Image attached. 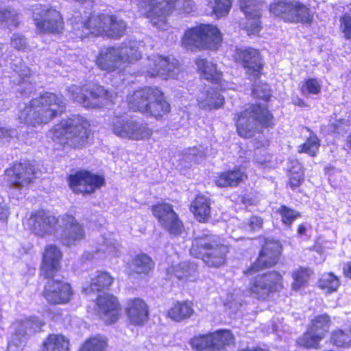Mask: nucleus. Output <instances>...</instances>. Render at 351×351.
I'll return each instance as SVG.
<instances>
[{"instance_id":"f257e3e1","label":"nucleus","mask_w":351,"mask_h":351,"mask_svg":"<svg viewBox=\"0 0 351 351\" xmlns=\"http://www.w3.org/2000/svg\"><path fill=\"white\" fill-rule=\"evenodd\" d=\"M63 253L54 244L47 245L42 255L39 276L46 280L42 295L50 305H65L71 302L75 291L72 285L62 278H56L61 271Z\"/></svg>"},{"instance_id":"f03ea898","label":"nucleus","mask_w":351,"mask_h":351,"mask_svg":"<svg viewBox=\"0 0 351 351\" xmlns=\"http://www.w3.org/2000/svg\"><path fill=\"white\" fill-rule=\"evenodd\" d=\"M128 109L156 121L167 119L171 112V106L165 93L159 86H144L135 90L127 97Z\"/></svg>"},{"instance_id":"7ed1b4c3","label":"nucleus","mask_w":351,"mask_h":351,"mask_svg":"<svg viewBox=\"0 0 351 351\" xmlns=\"http://www.w3.org/2000/svg\"><path fill=\"white\" fill-rule=\"evenodd\" d=\"M127 29V23L119 16L95 11L83 19L81 27L73 25L75 36L81 40L97 37L117 40L126 34Z\"/></svg>"},{"instance_id":"20e7f679","label":"nucleus","mask_w":351,"mask_h":351,"mask_svg":"<svg viewBox=\"0 0 351 351\" xmlns=\"http://www.w3.org/2000/svg\"><path fill=\"white\" fill-rule=\"evenodd\" d=\"M65 111L66 104L61 94L45 91L29 101L19 118L24 124L36 127L49 123Z\"/></svg>"},{"instance_id":"39448f33","label":"nucleus","mask_w":351,"mask_h":351,"mask_svg":"<svg viewBox=\"0 0 351 351\" xmlns=\"http://www.w3.org/2000/svg\"><path fill=\"white\" fill-rule=\"evenodd\" d=\"M50 131L53 141L64 149L73 150L87 146L92 134L89 121L80 114L62 119Z\"/></svg>"},{"instance_id":"423d86ee","label":"nucleus","mask_w":351,"mask_h":351,"mask_svg":"<svg viewBox=\"0 0 351 351\" xmlns=\"http://www.w3.org/2000/svg\"><path fill=\"white\" fill-rule=\"evenodd\" d=\"M234 121L237 134L245 139L275 125V118L269 106L258 102L250 104L243 110L236 112Z\"/></svg>"},{"instance_id":"0eeeda50","label":"nucleus","mask_w":351,"mask_h":351,"mask_svg":"<svg viewBox=\"0 0 351 351\" xmlns=\"http://www.w3.org/2000/svg\"><path fill=\"white\" fill-rule=\"evenodd\" d=\"M189 253L208 267L217 269L226 265L230 245L223 243L215 234L202 233L192 238Z\"/></svg>"},{"instance_id":"6e6552de","label":"nucleus","mask_w":351,"mask_h":351,"mask_svg":"<svg viewBox=\"0 0 351 351\" xmlns=\"http://www.w3.org/2000/svg\"><path fill=\"white\" fill-rule=\"evenodd\" d=\"M223 36L219 27L213 23H199L185 29L181 45L191 51H217L222 46Z\"/></svg>"},{"instance_id":"1a4fd4ad","label":"nucleus","mask_w":351,"mask_h":351,"mask_svg":"<svg viewBox=\"0 0 351 351\" xmlns=\"http://www.w3.org/2000/svg\"><path fill=\"white\" fill-rule=\"evenodd\" d=\"M268 11L271 16L286 23L311 25L314 21L310 6L299 0H272Z\"/></svg>"},{"instance_id":"9d476101","label":"nucleus","mask_w":351,"mask_h":351,"mask_svg":"<svg viewBox=\"0 0 351 351\" xmlns=\"http://www.w3.org/2000/svg\"><path fill=\"white\" fill-rule=\"evenodd\" d=\"M283 289L282 274L277 270H269L251 278L247 291L251 298L259 302H267Z\"/></svg>"},{"instance_id":"9b49d317","label":"nucleus","mask_w":351,"mask_h":351,"mask_svg":"<svg viewBox=\"0 0 351 351\" xmlns=\"http://www.w3.org/2000/svg\"><path fill=\"white\" fill-rule=\"evenodd\" d=\"M332 325L331 317L326 313L314 315L306 330L295 341L298 349L319 350L321 342L328 335Z\"/></svg>"},{"instance_id":"f8f14e48","label":"nucleus","mask_w":351,"mask_h":351,"mask_svg":"<svg viewBox=\"0 0 351 351\" xmlns=\"http://www.w3.org/2000/svg\"><path fill=\"white\" fill-rule=\"evenodd\" d=\"M141 58L139 51L132 47H108L101 49L95 59L97 66L101 71L112 73L123 64L132 63Z\"/></svg>"},{"instance_id":"ddd939ff","label":"nucleus","mask_w":351,"mask_h":351,"mask_svg":"<svg viewBox=\"0 0 351 351\" xmlns=\"http://www.w3.org/2000/svg\"><path fill=\"white\" fill-rule=\"evenodd\" d=\"M261 247L256 259L243 271V274L250 276L261 271L275 267L282 254V245L278 240L261 237Z\"/></svg>"},{"instance_id":"4468645a","label":"nucleus","mask_w":351,"mask_h":351,"mask_svg":"<svg viewBox=\"0 0 351 351\" xmlns=\"http://www.w3.org/2000/svg\"><path fill=\"white\" fill-rule=\"evenodd\" d=\"M110 128L116 136L136 141H147L154 134V130L147 122L132 120L122 114L112 117Z\"/></svg>"},{"instance_id":"2eb2a0df","label":"nucleus","mask_w":351,"mask_h":351,"mask_svg":"<svg viewBox=\"0 0 351 351\" xmlns=\"http://www.w3.org/2000/svg\"><path fill=\"white\" fill-rule=\"evenodd\" d=\"M34 23L40 34L61 35L64 32V21L56 8L38 4L33 9Z\"/></svg>"},{"instance_id":"dca6fc26","label":"nucleus","mask_w":351,"mask_h":351,"mask_svg":"<svg viewBox=\"0 0 351 351\" xmlns=\"http://www.w3.org/2000/svg\"><path fill=\"white\" fill-rule=\"evenodd\" d=\"M234 62L241 66L249 79L256 80L264 75L265 62L259 49L253 47H237L232 55Z\"/></svg>"},{"instance_id":"f3484780","label":"nucleus","mask_w":351,"mask_h":351,"mask_svg":"<svg viewBox=\"0 0 351 351\" xmlns=\"http://www.w3.org/2000/svg\"><path fill=\"white\" fill-rule=\"evenodd\" d=\"M73 99L86 108H101L112 104L114 96L98 83L75 87L72 92Z\"/></svg>"},{"instance_id":"a211bd4d","label":"nucleus","mask_w":351,"mask_h":351,"mask_svg":"<svg viewBox=\"0 0 351 351\" xmlns=\"http://www.w3.org/2000/svg\"><path fill=\"white\" fill-rule=\"evenodd\" d=\"M69 189L75 195H91L106 185V179L101 174L88 169H79L66 177Z\"/></svg>"},{"instance_id":"6ab92c4d","label":"nucleus","mask_w":351,"mask_h":351,"mask_svg":"<svg viewBox=\"0 0 351 351\" xmlns=\"http://www.w3.org/2000/svg\"><path fill=\"white\" fill-rule=\"evenodd\" d=\"M38 169L30 160L12 162L4 171L8 183L16 188L29 187L37 178Z\"/></svg>"},{"instance_id":"aec40b11","label":"nucleus","mask_w":351,"mask_h":351,"mask_svg":"<svg viewBox=\"0 0 351 351\" xmlns=\"http://www.w3.org/2000/svg\"><path fill=\"white\" fill-rule=\"evenodd\" d=\"M95 309L96 314L104 324L112 325L121 319L123 307L117 295L105 292L96 297Z\"/></svg>"},{"instance_id":"412c9836","label":"nucleus","mask_w":351,"mask_h":351,"mask_svg":"<svg viewBox=\"0 0 351 351\" xmlns=\"http://www.w3.org/2000/svg\"><path fill=\"white\" fill-rule=\"evenodd\" d=\"M151 211L161 226L170 234L180 235L184 226L171 204L158 202L152 205Z\"/></svg>"},{"instance_id":"4be33fe9","label":"nucleus","mask_w":351,"mask_h":351,"mask_svg":"<svg viewBox=\"0 0 351 351\" xmlns=\"http://www.w3.org/2000/svg\"><path fill=\"white\" fill-rule=\"evenodd\" d=\"M62 222L63 229L60 237V242L62 245L70 247L86 239L84 226L73 215H63Z\"/></svg>"},{"instance_id":"5701e85b","label":"nucleus","mask_w":351,"mask_h":351,"mask_svg":"<svg viewBox=\"0 0 351 351\" xmlns=\"http://www.w3.org/2000/svg\"><path fill=\"white\" fill-rule=\"evenodd\" d=\"M124 311L128 322L132 326L142 327L149 320V306L146 301L140 297L128 299Z\"/></svg>"},{"instance_id":"b1692460","label":"nucleus","mask_w":351,"mask_h":351,"mask_svg":"<svg viewBox=\"0 0 351 351\" xmlns=\"http://www.w3.org/2000/svg\"><path fill=\"white\" fill-rule=\"evenodd\" d=\"M58 223V219L43 209L32 212L27 221L29 229L36 235L45 237L49 234Z\"/></svg>"},{"instance_id":"393cba45","label":"nucleus","mask_w":351,"mask_h":351,"mask_svg":"<svg viewBox=\"0 0 351 351\" xmlns=\"http://www.w3.org/2000/svg\"><path fill=\"white\" fill-rule=\"evenodd\" d=\"M180 71L177 60L170 61L169 57L157 56L149 64L147 73L151 77H161L164 80L175 78Z\"/></svg>"},{"instance_id":"a878e982","label":"nucleus","mask_w":351,"mask_h":351,"mask_svg":"<svg viewBox=\"0 0 351 351\" xmlns=\"http://www.w3.org/2000/svg\"><path fill=\"white\" fill-rule=\"evenodd\" d=\"M248 179L245 167L236 165L231 169L217 173L214 179L215 184L221 189L237 188Z\"/></svg>"},{"instance_id":"bb28decb","label":"nucleus","mask_w":351,"mask_h":351,"mask_svg":"<svg viewBox=\"0 0 351 351\" xmlns=\"http://www.w3.org/2000/svg\"><path fill=\"white\" fill-rule=\"evenodd\" d=\"M169 280H178L182 283L195 282L199 279L198 267L191 262H182L167 269Z\"/></svg>"},{"instance_id":"cd10ccee","label":"nucleus","mask_w":351,"mask_h":351,"mask_svg":"<svg viewBox=\"0 0 351 351\" xmlns=\"http://www.w3.org/2000/svg\"><path fill=\"white\" fill-rule=\"evenodd\" d=\"M195 63L197 66V72L202 79L214 85L223 84V73L218 69L217 63L200 57L195 58Z\"/></svg>"},{"instance_id":"c85d7f7f","label":"nucleus","mask_w":351,"mask_h":351,"mask_svg":"<svg viewBox=\"0 0 351 351\" xmlns=\"http://www.w3.org/2000/svg\"><path fill=\"white\" fill-rule=\"evenodd\" d=\"M114 278L108 271L97 270L90 277L88 285L83 287L82 292L86 295L101 293L108 291L114 284Z\"/></svg>"},{"instance_id":"c756f323","label":"nucleus","mask_w":351,"mask_h":351,"mask_svg":"<svg viewBox=\"0 0 351 351\" xmlns=\"http://www.w3.org/2000/svg\"><path fill=\"white\" fill-rule=\"evenodd\" d=\"M195 314L193 302L190 300H176L166 312V317L174 322H182Z\"/></svg>"},{"instance_id":"7c9ffc66","label":"nucleus","mask_w":351,"mask_h":351,"mask_svg":"<svg viewBox=\"0 0 351 351\" xmlns=\"http://www.w3.org/2000/svg\"><path fill=\"white\" fill-rule=\"evenodd\" d=\"M189 210L198 222L207 223L211 218L210 198L202 193L197 194L189 206Z\"/></svg>"},{"instance_id":"2f4dec72","label":"nucleus","mask_w":351,"mask_h":351,"mask_svg":"<svg viewBox=\"0 0 351 351\" xmlns=\"http://www.w3.org/2000/svg\"><path fill=\"white\" fill-rule=\"evenodd\" d=\"M179 0H165L161 2L149 0V3L143 6L146 9L145 16L152 21L166 16L172 13L178 5Z\"/></svg>"},{"instance_id":"473e14b6","label":"nucleus","mask_w":351,"mask_h":351,"mask_svg":"<svg viewBox=\"0 0 351 351\" xmlns=\"http://www.w3.org/2000/svg\"><path fill=\"white\" fill-rule=\"evenodd\" d=\"M71 343L62 333H49L41 342L39 351H70Z\"/></svg>"},{"instance_id":"72a5a7b5","label":"nucleus","mask_w":351,"mask_h":351,"mask_svg":"<svg viewBox=\"0 0 351 351\" xmlns=\"http://www.w3.org/2000/svg\"><path fill=\"white\" fill-rule=\"evenodd\" d=\"M287 176V186L295 191L304 183L305 180L304 171L302 164L296 159L291 160L286 170Z\"/></svg>"},{"instance_id":"f704fd0d","label":"nucleus","mask_w":351,"mask_h":351,"mask_svg":"<svg viewBox=\"0 0 351 351\" xmlns=\"http://www.w3.org/2000/svg\"><path fill=\"white\" fill-rule=\"evenodd\" d=\"M133 273L139 276H149L154 271L155 263L152 258L145 253L134 256L131 259Z\"/></svg>"},{"instance_id":"c9c22d12","label":"nucleus","mask_w":351,"mask_h":351,"mask_svg":"<svg viewBox=\"0 0 351 351\" xmlns=\"http://www.w3.org/2000/svg\"><path fill=\"white\" fill-rule=\"evenodd\" d=\"M213 351H222L235 344V337L230 330L219 329L210 332Z\"/></svg>"},{"instance_id":"e433bc0d","label":"nucleus","mask_w":351,"mask_h":351,"mask_svg":"<svg viewBox=\"0 0 351 351\" xmlns=\"http://www.w3.org/2000/svg\"><path fill=\"white\" fill-rule=\"evenodd\" d=\"M45 322L35 315L25 317L16 322V329L25 337L42 331Z\"/></svg>"},{"instance_id":"4c0bfd02","label":"nucleus","mask_w":351,"mask_h":351,"mask_svg":"<svg viewBox=\"0 0 351 351\" xmlns=\"http://www.w3.org/2000/svg\"><path fill=\"white\" fill-rule=\"evenodd\" d=\"M329 343L338 349H347L351 347V326L345 328H337L330 333Z\"/></svg>"},{"instance_id":"58836bf2","label":"nucleus","mask_w":351,"mask_h":351,"mask_svg":"<svg viewBox=\"0 0 351 351\" xmlns=\"http://www.w3.org/2000/svg\"><path fill=\"white\" fill-rule=\"evenodd\" d=\"M108 339L97 334L88 337L80 345L77 351H107Z\"/></svg>"},{"instance_id":"ea45409f","label":"nucleus","mask_w":351,"mask_h":351,"mask_svg":"<svg viewBox=\"0 0 351 351\" xmlns=\"http://www.w3.org/2000/svg\"><path fill=\"white\" fill-rule=\"evenodd\" d=\"M239 6L247 21L262 16V3L260 0H239Z\"/></svg>"},{"instance_id":"a19ab883","label":"nucleus","mask_w":351,"mask_h":351,"mask_svg":"<svg viewBox=\"0 0 351 351\" xmlns=\"http://www.w3.org/2000/svg\"><path fill=\"white\" fill-rule=\"evenodd\" d=\"M312 271L307 267H300L292 273L293 279L291 288L294 291H298L305 287L308 282Z\"/></svg>"},{"instance_id":"79ce46f5","label":"nucleus","mask_w":351,"mask_h":351,"mask_svg":"<svg viewBox=\"0 0 351 351\" xmlns=\"http://www.w3.org/2000/svg\"><path fill=\"white\" fill-rule=\"evenodd\" d=\"M189 343L195 351H213L210 332L193 336Z\"/></svg>"},{"instance_id":"37998d69","label":"nucleus","mask_w":351,"mask_h":351,"mask_svg":"<svg viewBox=\"0 0 351 351\" xmlns=\"http://www.w3.org/2000/svg\"><path fill=\"white\" fill-rule=\"evenodd\" d=\"M233 1L234 0H210L208 5L211 8L212 14L219 19L230 12Z\"/></svg>"},{"instance_id":"c03bdc74","label":"nucleus","mask_w":351,"mask_h":351,"mask_svg":"<svg viewBox=\"0 0 351 351\" xmlns=\"http://www.w3.org/2000/svg\"><path fill=\"white\" fill-rule=\"evenodd\" d=\"M340 286V281L333 273L324 274L318 280V287L328 293L336 291Z\"/></svg>"},{"instance_id":"a18cd8bd","label":"nucleus","mask_w":351,"mask_h":351,"mask_svg":"<svg viewBox=\"0 0 351 351\" xmlns=\"http://www.w3.org/2000/svg\"><path fill=\"white\" fill-rule=\"evenodd\" d=\"M320 147V140L314 133L310 134L304 143L298 146L299 153H305L311 157L316 156Z\"/></svg>"},{"instance_id":"49530a36","label":"nucleus","mask_w":351,"mask_h":351,"mask_svg":"<svg viewBox=\"0 0 351 351\" xmlns=\"http://www.w3.org/2000/svg\"><path fill=\"white\" fill-rule=\"evenodd\" d=\"M277 213L280 215L282 224L288 228H291L292 223L301 217L300 212L284 204L278 208Z\"/></svg>"},{"instance_id":"de8ad7c7","label":"nucleus","mask_w":351,"mask_h":351,"mask_svg":"<svg viewBox=\"0 0 351 351\" xmlns=\"http://www.w3.org/2000/svg\"><path fill=\"white\" fill-rule=\"evenodd\" d=\"M28 337L15 328L8 343V351H22L27 344Z\"/></svg>"},{"instance_id":"09e8293b","label":"nucleus","mask_w":351,"mask_h":351,"mask_svg":"<svg viewBox=\"0 0 351 351\" xmlns=\"http://www.w3.org/2000/svg\"><path fill=\"white\" fill-rule=\"evenodd\" d=\"M322 86L319 80L314 77H309L303 82L300 87V93L305 95L307 94L318 95L321 93Z\"/></svg>"},{"instance_id":"8fccbe9b","label":"nucleus","mask_w":351,"mask_h":351,"mask_svg":"<svg viewBox=\"0 0 351 351\" xmlns=\"http://www.w3.org/2000/svg\"><path fill=\"white\" fill-rule=\"evenodd\" d=\"M349 125V121L345 119H337L328 124L329 133L335 137H338L346 133V127Z\"/></svg>"},{"instance_id":"3c124183","label":"nucleus","mask_w":351,"mask_h":351,"mask_svg":"<svg viewBox=\"0 0 351 351\" xmlns=\"http://www.w3.org/2000/svg\"><path fill=\"white\" fill-rule=\"evenodd\" d=\"M266 86V84L254 85L252 90V97L257 100L269 101L271 97V91Z\"/></svg>"},{"instance_id":"603ef678","label":"nucleus","mask_w":351,"mask_h":351,"mask_svg":"<svg viewBox=\"0 0 351 351\" xmlns=\"http://www.w3.org/2000/svg\"><path fill=\"white\" fill-rule=\"evenodd\" d=\"M339 29L345 40H351V14L345 13L340 16Z\"/></svg>"},{"instance_id":"864d4df0","label":"nucleus","mask_w":351,"mask_h":351,"mask_svg":"<svg viewBox=\"0 0 351 351\" xmlns=\"http://www.w3.org/2000/svg\"><path fill=\"white\" fill-rule=\"evenodd\" d=\"M9 21H10L12 25H13L14 27H17L19 23L18 21V14L10 9L0 8V21L8 22Z\"/></svg>"},{"instance_id":"5fc2aeb1","label":"nucleus","mask_w":351,"mask_h":351,"mask_svg":"<svg viewBox=\"0 0 351 351\" xmlns=\"http://www.w3.org/2000/svg\"><path fill=\"white\" fill-rule=\"evenodd\" d=\"M11 45L17 51H24L28 47L25 37L19 34H14L11 38Z\"/></svg>"},{"instance_id":"6e6d98bb","label":"nucleus","mask_w":351,"mask_h":351,"mask_svg":"<svg viewBox=\"0 0 351 351\" xmlns=\"http://www.w3.org/2000/svg\"><path fill=\"white\" fill-rule=\"evenodd\" d=\"M252 20L253 21L247 24L245 27V29L248 36L258 35L262 29L261 18L252 19Z\"/></svg>"},{"instance_id":"4d7b16f0","label":"nucleus","mask_w":351,"mask_h":351,"mask_svg":"<svg viewBox=\"0 0 351 351\" xmlns=\"http://www.w3.org/2000/svg\"><path fill=\"white\" fill-rule=\"evenodd\" d=\"M263 220L257 215H252L250 217L247 221V225L251 231H256L263 228Z\"/></svg>"},{"instance_id":"13d9d810","label":"nucleus","mask_w":351,"mask_h":351,"mask_svg":"<svg viewBox=\"0 0 351 351\" xmlns=\"http://www.w3.org/2000/svg\"><path fill=\"white\" fill-rule=\"evenodd\" d=\"M224 103V97L221 95H218L215 97V101L208 106L210 110L219 109L223 106Z\"/></svg>"},{"instance_id":"bf43d9fd","label":"nucleus","mask_w":351,"mask_h":351,"mask_svg":"<svg viewBox=\"0 0 351 351\" xmlns=\"http://www.w3.org/2000/svg\"><path fill=\"white\" fill-rule=\"evenodd\" d=\"M237 351H271L269 348L261 347L259 346L240 348Z\"/></svg>"},{"instance_id":"052dcab7","label":"nucleus","mask_w":351,"mask_h":351,"mask_svg":"<svg viewBox=\"0 0 351 351\" xmlns=\"http://www.w3.org/2000/svg\"><path fill=\"white\" fill-rule=\"evenodd\" d=\"M8 209L5 206L0 204V220H6L8 217Z\"/></svg>"},{"instance_id":"680f3d73","label":"nucleus","mask_w":351,"mask_h":351,"mask_svg":"<svg viewBox=\"0 0 351 351\" xmlns=\"http://www.w3.org/2000/svg\"><path fill=\"white\" fill-rule=\"evenodd\" d=\"M241 202H242V204H245V205H253L254 204L253 198L247 194H245L241 197Z\"/></svg>"},{"instance_id":"e2e57ef3","label":"nucleus","mask_w":351,"mask_h":351,"mask_svg":"<svg viewBox=\"0 0 351 351\" xmlns=\"http://www.w3.org/2000/svg\"><path fill=\"white\" fill-rule=\"evenodd\" d=\"M343 273L345 277L351 279V262H348L346 264L343 269Z\"/></svg>"},{"instance_id":"0e129e2a","label":"nucleus","mask_w":351,"mask_h":351,"mask_svg":"<svg viewBox=\"0 0 351 351\" xmlns=\"http://www.w3.org/2000/svg\"><path fill=\"white\" fill-rule=\"evenodd\" d=\"M293 105L301 108H305L307 106L306 103L301 98H298L293 102Z\"/></svg>"},{"instance_id":"69168bd1","label":"nucleus","mask_w":351,"mask_h":351,"mask_svg":"<svg viewBox=\"0 0 351 351\" xmlns=\"http://www.w3.org/2000/svg\"><path fill=\"white\" fill-rule=\"evenodd\" d=\"M306 232V228L304 224H300L297 228V232L299 235H304Z\"/></svg>"},{"instance_id":"338daca9","label":"nucleus","mask_w":351,"mask_h":351,"mask_svg":"<svg viewBox=\"0 0 351 351\" xmlns=\"http://www.w3.org/2000/svg\"><path fill=\"white\" fill-rule=\"evenodd\" d=\"M271 158H272V155L269 154L267 159H265L263 160H260L259 163L263 166H266L267 164H270L272 162Z\"/></svg>"},{"instance_id":"774afa93","label":"nucleus","mask_w":351,"mask_h":351,"mask_svg":"<svg viewBox=\"0 0 351 351\" xmlns=\"http://www.w3.org/2000/svg\"><path fill=\"white\" fill-rule=\"evenodd\" d=\"M347 144L349 147H351V134L348 136Z\"/></svg>"}]
</instances>
